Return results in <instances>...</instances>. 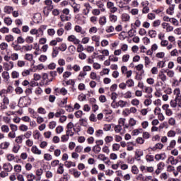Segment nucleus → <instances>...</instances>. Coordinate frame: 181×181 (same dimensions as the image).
Segmentation results:
<instances>
[{"label":"nucleus","mask_w":181,"mask_h":181,"mask_svg":"<svg viewBox=\"0 0 181 181\" xmlns=\"http://www.w3.org/2000/svg\"><path fill=\"white\" fill-rule=\"evenodd\" d=\"M172 2H173V0H165V4L169 5L168 8L166 10V13H168V15H173L175 13V7L176 6V4H172Z\"/></svg>","instance_id":"nucleus-1"},{"label":"nucleus","mask_w":181,"mask_h":181,"mask_svg":"<svg viewBox=\"0 0 181 181\" xmlns=\"http://www.w3.org/2000/svg\"><path fill=\"white\" fill-rule=\"evenodd\" d=\"M158 80H160L161 81L157 82L158 86H163L166 83V81L168 80V76H166L163 71L160 72L158 76Z\"/></svg>","instance_id":"nucleus-2"},{"label":"nucleus","mask_w":181,"mask_h":181,"mask_svg":"<svg viewBox=\"0 0 181 181\" xmlns=\"http://www.w3.org/2000/svg\"><path fill=\"white\" fill-rule=\"evenodd\" d=\"M162 110H163L167 117H172L173 115V110L170 109V106H169V105L168 104L163 105Z\"/></svg>","instance_id":"nucleus-3"},{"label":"nucleus","mask_w":181,"mask_h":181,"mask_svg":"<svg viewBox=\"0 0 181 181\" xmlns=\"http://www.w3.org/2000/svg\"><path fill=\"white\" fill-rule=\"evenodd\" d=\"M106 6L111 13H115L118 11V8L115 6L114 3L112 1H107Z\"/></svg>","instance_id":"nucleus-4"},{"label":"nucleus","mask_w":181,"mask_h":181,"mask_svg":"<svg viewBox=\"0 0 181 181\" xmlns=\"http://www.w3.org/2000/svg\"><path fill=\"white\" fill-rule=\"evenodd\" d=\"M14 66L15 64L12 61L3 63V67L6 71H9V70H12V69H13Z\"/></svg>","instance_id":"nucleus-5"},{"label":"nucleus","mask_w":181,"mask_h":181,"mask_svg":"<svg viewBox=\"0 0 181 181\" xmlns=\"http://www.w3.org/2000/svg\"><path fill=\"white\" fill-rule=\"evenodd\" d=\"M28 101H30V99L26 97H21L19 99L18 104L20 105H22L23 107H28V105H29V103H28Z\"/></svg>","instance_id":"nucleus-6"},{"label":"nucleus","mask_w":181,"mask_h":181,"mask_svg":"<svg viewBox=\"0 0 181 181\" xmlns=\"http://www.w3.org/2000/svg\"><path fill=\"white\" fill-rule=\"evenodd\" d=\"M67 40L68 42H72L74 45H80V40H78L74 35H69Z\"/></svg>","instance_id":"nucleus-7"},{"label":"nucleus","mask_w":181,"mask_h":181,"mask_svg":"<svg viewBox=\"0 0 181 181\" xmlns=\"http://www.w3.org/2000/svg\"><path fill=\"white\" fill-rule=\"evenodd\" d=\"M129 105V103L128 101L120 100L116 103L117 107H120V108H124V107H128Z\"/></svg>","instance_id":"nucleus-8"},{"label":"nucleus","mask_w":181,"mask_h":181,"mask_svg":"<svg viewBox=\"0 0 181 181\" xmlns=\"http://www.w3.org/2000/svg\"><path fill=\"white\" fill-rule=\"evenodd\" d=\"M83 6H85V9L83 10V13L87 16L90 13V11L91 10V5H90V3H85Z\"/></svg>","instance_id":"nucleus-9"},{"label":"nucleus","mask_w":181,"mask_h":181,"mask_svg":"<svg viewBox=\"0 0 181 181\" xmlns=\"http://www.w3.org/2000/svg\"><path fill=\"white\" fill-rule=\"evenodd\" d=\"M3 169L7 173L12 172L13 167L11 165L10 163H5L4 164H3Z\"/></svg>","instance_id":"nucleus-10"},{"label":"nucleus","mask_w":181,"mask_h":181,"mask_svg":"<svg viewBox=\"0 0 181 181\" xmlns=\"http://www.w3.org/2000/svg\"><path fill=\"white\" fill-rule=\"evenodd\" d=\"M40 32H42L41 29H36V28H33L30 30V35H35L37 37H40L42 36V34H40Z\"/></svg>","instance_id":"nucleus-11"},{"label":"nucleus","mask_w":181,"mask_h":181,"mask_svg":"<svg viewBox=\"0 0 181 181\" xmlns=\"http://www.w3.org/2000/svg\"><path fill=\"white\" fill-rule=\"evenodd\" d=\"M98 23L100 26H105V25H107V17L105 16L100 17Z\"/></svg>","instance_id":"nucleus-12"},{"label":"nucleus","mask_w":181,"mask_h":181,"mask_svg":"<svg viewBox=\"0 0 181 181\" xmlns=\"http://www.w3.org/2000/svg\"><path fill=\"white\" fill-rule=\"evenodd\" d=\"M31 152L35 155H42V150L39 149L36 146H33Z\"/></svg>","instance_id":"nucleus-13"},{"label":"nucleus","mask_w":181,"mask_h":181,"mask_svg":"<svg viewBox=\"0 0 181 181\" xmlns=\"http://www.w3.org/2000/svg\"><path fill=\"white\" fill-rule=\"evenodd\" d=\"M1 77L4 78V81H9V78H11V76H9V72L8 71H4L1 73Z\"/></svg>","instance_id":"nucleus-14"},{"label":"nucleus","mask_w":181,"mask_h":181,"mask_svg":"<svg viewBox=\"0 0 181 181\" xmlns=\"http://www.w3.org/2000/svg\"><path fill=\"white\" fill-rule=\"evenodd\" d=\"M156 160H165L166 159V154L165 153L160 154H156L155 156Z\"/></svg>","instance_id":"nucleus-15"},{"label":"nucleus","mask_w":181,"mask_h":181,"mask_svg":"<svg viewBox=\"0 0 181 181\" xmlns=\"http://www.w3.org/2000/svg\"><path fill=\"white\" fill-rule=\"evenodd\" d=\"M176 146V140L173 139L170 141L169 145L167 146L168 151H172Z\"/></svg>","instance_id":"nucleus-16"},{"label":"nucleus","mask_w":181,"mask_h":181,"mask_svg":"<svg viewBox=\"0 0 181 181\" xmlns=\"http://www.w3.org/2000/svg\"><path fill=\"white\" fill-rule=\"evenodd\" d=\"M64 164L60 163L58 166V168L57 170V173L58 175H63L64 173Z\"/></svg>","instance_id":"nucleus-17"},{"label":"nucleus","mask_w":181,"mask_h":181,"mask_svg":"<svg viewBox=\"0 0 181 181\" xmlns=\"http://www.w3.org/2000/svg\"><path fill=\"white\" fill-rule=\"evenodd\" d=\"M35 175L37 176V180L40 181L42 179V175H43V170L42 168L36 170Z\"/></svg>","instance_id":"nucleus-18"},{"label":"nucleus","mask_w":181,"mask_h":181,"mask_svg":"<svg viewBox=\"0 0 181 181\" xmlns=\"http://www.w3.org/2000/svg\"><path fill=\"white\" fill-rule=\"evenodd\" d=\"M121 18H122V21L123 22H129V21L131 19V16L128 13L122 14Z\"/></svg>","instance_id":"nucleus-19"},{"label":"nucleus","mask_w":181,"mask_h":181,"mask_svg":"<svg viewBox=\"0 0 181 181\" xmlns=\"http://www.w3.org/2000/svg\"><path fill=\"white\" fill-rule=\"evenodd\" d=\"M33 49V45H23L21 47V52H30Z\"/></svg>","instance_id":"nucleus-20"},{"label":"nucleus","mask_w":181,"mask_h":181,"mask_svg":"<svg viewBox=\"0 0 181 181\" xmlns=\"http://www.w3.org/2000/svg\"><path fill=\"white\" fill-rule=\"evenodd\" d=\"M64 166L66 168H68V169H70V168H76V163H74L73 161H65L64 162Z\"/></svg>","instance_id":"nucleus-21"},{"label":"nucleus","mask_w":181,"mask_h":181,"mask_svg":"<svg viewBox=\"0 0 181 181\" xmlns=\"http://www.w3.org/2000/svg\"><path fill=\"white\" fill-rule=\"evenodd\" d=\"M13 11V8L12 6H6L4 7V12L5 13H7L8 15H9V14L12 13Z\"/></svg>","instance_id":"nucleus-22"},{"label":"nucleus","mask_w":181,"mask_h":181,"mask_svg":"<svg viewBox=\"0 0 181 181\" xmlns=\"http://www.w3.org/2000/svg\"><path fill=\"white\" fill-rule=\"evenodd\" d=\"M74 30L76 32V33H81V35H84V33H86V31H84L83 28H81L80 25H76Z\"/></svg>","instance_id":"nucleus-23"},{"label":"nucleus","mask_w":181,"mask_h":181,"mask_svg":"<svg viewBox=\"0 0 181 181\" xmlns=\"http://www.w3.org/2000/svg\"><path fill=\"white\" fill-rule=\"evenodd\" d=\"M23 138H24L23 134L18 136L16 137L15 142L16 144H18V145H21V144H22V142H23Z\"/></svg>","instance_id":"nucleus-24"},{"label":"nucleus","mask_w":181,"mask_h":181,"mask_svg":"<svg viewBox=\"0 0 181 181\" xmlns=\"http://www.w3.org/2000/svg\"><path fill=\"white\" fill-rule=\"evenodd\" d=\"M4 22L7 26H11L12 25V18L11 17H5L4 18Z\"/></svg>","instance_id":"nucleus-25"},{"label":"nucleus","mask_w":181,"mask_h":181,"mask_svg":"<svg viewBox=\"0 0 181 181\" xmlns=\"http://www.w3.org/2000/svg\"><path fill=\"white\" fill-rule=\"evenodd\" d=\"M44 3L47 6V8H49L50 9H53V8H54L53 6V1L52 0H45Z\"/></svg>","instance_id":"nucleus-26"},{"label":"nucleus","mask_w":181,"mask_h":181,"mask_svg":"<svg viewBox=\"0 0 181 181\" xmlns=\"http://www.w3.org/2000/svg\"><path fill=\"white\" fill-rule=\"evenodd\" d=\"M1 130L4 134H8V132H9V126L6 124L1 125Z\"/></svg>","instance_id":"nucleus-27"},{"label":"nucleus","mask_w":181,"mask_h":181,"mask_svg":"<svg viewBox=\"0 0 181 181\" xmlns=\"http://www.w3.org/2000/svg\"><path fill=\"white\" fill-rule=\"evenodd\" d=\"M9 145H11V143L8 141H4L0 144V149H8V148H9Z\"/></svg>","instance_id":"nucleus-28"},{"label":"nucleus","mask_w":181,"mask_h":181,"mask_svg":"<svg viewBox=\"0 0 181 181\" xmlns=\"http://www.w3.org/2000/svg\"><path fill=\"white\" fill-rule=\"evenodd\" d=\"M66 112L63 109H59L57 110V112L54 114L56 118H60L63 114H64Z\"/></svg>","instance_id":"nucleus-29"},{"label":"nucleus","mask_w":181,"mask_h":181,"mask_svg":"<svg viewBox=\"0 0 181 181\" xmlns=\"http://www.w3.org/2000/svg\"><path fill=\"white\" fill-rule=\"evenodd\" d=\"M173 94L175 95V98H180L181 94H180V88H177L173 90Z\"/></svg>","instance_id":"nucleus-30"},{"label":"nucleus","mask_w":181,"mask_h":181,"mask_svg":"<svg viewBox=\"0 0 181 181\" xmlns=\"http://www.w3.org/2000/svg\"><path fill=\"white\" fill-rule=\"evenodd\" d=\"M58 50L66 52V50H67V45L64 42L62 43L59 47H58Z\"/></svg>","instance_id":"nucleus-31"},{"label":"nucleus","mask_w":181,"mask_h":181,"mask_svg":"<svg viewBox=\"0 0 181 181\" xmlns=\"http://www.w3.org/2000/svg\"><path fill=\"white\" fill-rule=\"evenodd\" d=\"M30 71H32V69H24L21 73V76L23 77H28L30 74Z\"/></svg>","instance_id":"nucleus-32"},{"label":"nucleus","mask_w":181,"mask_h":181,"mask_svg":"<svg viewBox=\"0 0 181 181\" xmlns=\"http://www.w3.org/2000/svg\"><path fill=\"white\" fill-rule=\"evenodd\" d=\"M11 47H13V50H16V52H18V50H22V47L19 45L18 44H15V42H13L11 44Z\"/></svg>","instance_id":"nucleus-33"},{"label":"nucleus","mask_w":181,"mask_h":181,"mask_svg":"<svg viewBox=\"0 0 181 181\" xmlns=\"http://www.w3.org/2000/svg\"><path fill=\"white\" fill-rule=\"evenodd\" d=\"M109 19H110V22L115 23V22H117V21H118V17L116 15L110 14L109 16Z\"/></svg>","instance_id":"nucleus-34"},{"label":"nucleus","mask_w":181,"mask_h":181,"mask_svg":"<svg viewBox=\"0 0 181 181\" xmlns=\"http://www.w3.org/2000/svg\"><path fill=\"white\" fill-rule=\"evenodd\" d=\"M5 40L9 43L11 42H13V40H15V37H13V35H7L5 36Z\"/></svg>","instance_id":"nucleus-35"},{"label":"nucleus","mask_w":181,"mask_h":181,"mask_svg":"<svg viewBox=\"0 0 181 181\" xmlns=\"http://www.w3.org/2000/svg\"><path fill=\"white\" fill-rule=\"evenodd\" d=\"M18 128L21 132H26L29 129V127L26 124H21Z\"/></svg>","instance_id":"nucleus-36"},{"label":"nucleus","mask_w":181,"mask_h":181,"mask_svg":"<svg viewBox=\"0 0 181 181\" xmlns=\"http://www.w3.org/2000/svg\"><path fill=\"white\" fill-rule=\"evenodd\" d=\"M167 136L168 138H175V136H176V132H175V130H169L167 132Z\"/></svg>","instance_id":"nucleus-37"},{"label":"nucleus","mask_w":181,"mask_h":181,"mask_svg":"<svg viewBox=\"0 0 181 181\" xmlns=\"http://www.w3.org/2000/svg\"><path fill=\"white\" fill-rule=\"evenodd\" d=\"M144 90L146 94H152V91H153V89L151 86H144Z\"/></svg>","instance_id":"nucleus-38"},{"label":"nucleus","mask_w":181,"mask_h":181,"mask_svg":"<svg viewBox=\"0 0 181 181\" xmlns=\"http://www.w3.org/2000/svg\"><path fill=\"white\" fill-rule=\"evenodd\" d=\"M24 59L28 62H32L33 60V55L32 54H25L24 55Z\"/></svg>","instance_id":"nucleus-39"},{"label":"nucleus","mask_w":181,"mask_h":181,"mask_svg":"<svg viewBox=\"0 0 181 181\" xmlns=\"http://www.w3.org/2000/svg\"><path fill=\"white\" fill-rule=\"evenodd\" d=\"M123 97L126 99L132 98V92H131V90H127L124 93Z\"/></svg>","instance_id":"nucleus-40"},{"label":"nucleus","mask_w":181,"mask_h":181,"mask_svg":"<svg viewBox=\"0 0 181 181\" xmlns=\"http://www.w3.org/2000/svg\"><path fill=\"white\" fill-rule=\"evenodd\" d=\"M52 8L45 6L43 8V13H44L45 16H49V14L50 13V11H52Z\"/></svg>","instance_id":"nucleus-41"},{"label":"nucleus","mask_w":181,"mask_h":181,"mask_svg":"<svg viewBox=\"0 0 181 181\" xmlns=\"http://www.w3.org/2000/svg\"><path fill=\"white\" fill-rule=\"evenodd\" d=\"M156 35H157V33H156V30H150L148 31V36H150V37L151 38L156 37Z\"/></svg>","instance_id":"nucleus-42"},{"label":"nucleus","mask_w":181,"mask_h":181,"mask_svg":"<svg viewBox=\"0 0 181 181\" xmlns=\"http://www.w3.org/2000/svg\"><path fill=\"white\" fill-rule=\"evenodd\" d=\"M168 124L171 125V127H175V125H176V119L174 117H170L168 119Z\"/></svg>","instance_id":"nucleus-43"},{"label":"nucleus","mask_w":181,"mask_h":181,"mask_svg":"<svg viewBox=\"0 0 181 181\" xmlns=\"http://www.w3.org/2000/svg\"><path fill=\"white\" fill-rule=\"evenodd\" d=\"M19 76H21V74L18 71H13L11 72L12 78H19Z\"/></svg>","instance_id":"nucleus-44"},{"label":"nucleus","mask_w":181,"mask_h":181,"mask_svg":"<svg viewBox=\"0 0 181 181\" xmlns=\"http://www.w3.org/2000/svg\"><path fill=\"white\" fill-rule=\"evenodd\" d=\"M59 54V48L57 47L52 48V57H57Z\"/></svg>","instance_id":"nucleus-45"},{"label":"nucleus","mask_w":181,"mask_h":181,"mask_svg":"<svg viewBox=\"0 0 181 181\" xmlns=\"http://www.w3.org/2000/svg\"><path fill=\"white\" fill-rule=\"evenodd\" d=\"M115 30V28L112 25H109L105 29V32H107V33H112Z\"/></svg>","instance_id":"nucleus-46"},{"label":"nucleus","mask_w":181,"mask_h":181,"mask_svg":"<svg viewBox=\"0 0 181 181\" xmlns=\"http://www.w3.org/2000/svg\"><path fill=\"white\" fill-rule=\"evenodd\" d=\"M11 59L13 62H16L19 59V54L18 53H13L11 54Z\"/></svg>","instance_id":"nucleus-47"},{"label":"nucleus","mask_w":181,"mask_h":181,"mask_svg":"<svg viewBox=\"0 0 181 181\" xmlns=\"http://www.w3.org/2000/svg\"><path fill=\"white\" fill-rule=\"evenodd\" d=\"M170 105L172 108H176L177 107V102L175 98L174 100H170Z\"/></svg>","instance_id":"nucleus-48"},{"label":"nucleus","mask_w":181,"mask_h":181,"mask_svg":"<svg viewBox=\"0 0 181 181\" xmlns=\"http://www.w3.org/2000/svg\"><path fill=\"white\" fill-rule=\"evenodd\" d=\"M93 151L95 153H100V152H101V147H100L98 145H96L93 147Z\"/></svg>","instance_id":"nucleus-49"},{"label":"nucleus","mask_w":181,"mask_h":181,"mask_svg":"<svg viewBox=\"0 0 181 181\" xmlns=\"http://www.w3.org/2000/svg\"><path fill=\"white\" fill-rule=\"evenodd\" d=\"M60 165V160H54L51 162L52 168H56V166H59Z\"/></svg>","instance_id":"nucleus-50"},{"label":"nucleus","mask_w":181,"mask_h":181,"mask_svg":"<svg viewBox=\"0 0 181 181\" xmlns=\"http://www.w3.org/2000/svg\"><path fill=\"white\" fill-rule=\"evenodd\" d=\"M126 84H127V87H134V86H135V83L134 82V80H132V79H128L126 81Z\"/></svg>","instance_id":"nucleus-51"},{"label":"nucleus","mask_w":181,"mask_h":181,"mask_svg":"<svg viewBox=\"0 0 181 181\" xmlns=\"http://www.w3.org/2000/svg\"><path fill=\"white\" fill-rule=\"evenodd\" d=\"M47 35L49 36L53 37V36H54V35H56V30H54V29H53V28H49L47 30Z\"/></svg>","instance_id":"nucleus-52"},{"label":"nucleus","mask_w":181,"mask_h":181,"mask_svg":"<svg viewBox=\"0 0 181 181\" xmlns=\"http://www.w3.org/2000/svg\"><path fill=\"white\" fill-rule=\"evenodd\" d=\"M0 33L5 35L6 33H9V28L7 27H3L0 28Z\"/></svg>","instance_id":"nucleus-53"},{"label":"nucleus","mask_w":181,"mask_h":181,"mask_svg":"<svg viewBox=\"0 0 181 181\" xmlns=\"http://www.w3.org/2000/svg\"><path fill=\"white\" fill-rule=\"evenodd\" d=\"M139 100L134 98L133 100H131V104L132 105H134V107H138V105H139Z\"/></svg>","instance_id":"nucleus-54"},{"label":"nucleus","mask_w":181,"mask_h":181,"mask_svg":"<svg viewBox=\"0 0 181 181\" xmlns=\"http://www.w3.org/2000/svg\"><path fill=\"white\" fill-rule=\"evenodd\" d=\"M44 159L45 160H52L53 159V156L50 153H45L44 154Z\"/></svg>","instance_id":"nucleus-55"},{"label":"nucleus","mask_w":181,"mask_h":181,"mask_svg":"<svg viewBox=\"0 0 181 181\" xmlns=\"http://www.w3.org/2000/svg\"><path fill=\"white\" fill-rule=\"evenodd\" d=\"M142 6H144L142 9V13H149V7L148 6H145L144 2L141 3Z\"/></svg>","instance_id":"nucleus-56"},{"label":"nucleus","mask_w":181,"mask_h":181,"mask_svg":"<svg viewBox=\"0 0 181 181\" xmlns=\"http://www.w3.org/2000/svg\"><path fill=\"white\" fill-rule=\"evenodd\" d=\"M73 175H74V177L78 178L79 176H81V173L76 169H74Z\"/></svg>","instance_id":"nucleus-57"},{"label":"nucleus","mask_w":181,"mask_h":181,"mask_svg":"<svg viewBox=\"0 0 181 181\" xmlns=\"http://www.w3.org/2000/svg\"><path fill=\"white\" fill-rule=\"evenodd\" d=\"M170 56L177 57V56H179V51L177 50V49H174L173 50H172L170 52Z\"/></svg>","instance_id":"nucleus-58"},{"label":"nucleus","mask_w":181,"mask_h":181,"mask_svg":"<svg viewBox=\"0 0 181 181\" xmlns=\"http://www.w3.org/2000/svg\"><path fill=\"white\" fill-rule=\"evenodd\" d=\"M25 64H26V62L23 60H18L17 62L18 67H25Z\"/></svg>","instance_id":"nucleus-59"},{"label":"nucleus","mask_w":181,"mask_h":181,"mask_svg":"<svg viewBox=\"0 0 181 181\" xmlns=\"http://www.w3.org/2000/svg\"><path fill=\"white\" fill-rule=\"evenodd\" d=\"M57 125V123L55 121L50 122L49 124V129H54Z\"/></svg>","instance_id":"nucleus-60"},{"label":"nucleus","mask_w":181,"mask_h":181,"mask_svg":"<svg viewBox=\"0 0 181 181\" xmlns=\"http://www.w3.org/2000/svg\"><path fill=\"white\" fill-rule=\"evenodd\" d=\"M170 22L174 25V26H179V21L175 18H172Z\"/></svg>","instance_id":"nucleus-61"},{"label":"nucleus","mask_w":181,"mask_h":181,"mask_svg":"<svg viewBox=\"0 0 181 181\" xmlns=\"http://www.w3.org/2000/svg\"><path fill=\"white\" fill-rule=\"evenodd\" d=\"M135 155H136V159H138V158H141V156H144V151L137 150L135 152Z\"/></svg>","instance_id":"nucleus-62"},{"label":"nucleus","mask_w":181,"mask_h":181,"mask_svg":"<svg viewBox=\"0 0 181 181\" xmlns=\"http://www.w3.org/2000/svg\"><path fill=\"white\" fill-rule=\"evenodd\" d=\"M26 177H27L28 181H33V180H35V175H33V173H30V174H28Z\"/></svg>","instance_id":"nucleus-63"},{"label":"nucleus","mask_w":181,"mask_h":181,"mask_svg":"<svg viewBox=\"0 0 181 181\" xmlns=\"http://www.w3.org/2000/svg\"><path fill=\"white\" fill-rule=\"evenodd\" d=\"M69 136L66 134H64L61 136V142H67L69 139Z\"/></svg>","instance_id":"nucleus-64"}]
</instances>
